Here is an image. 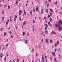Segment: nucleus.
Here are the masks:
<instances>
[{"label": "nucleus", "mask_w": 62, "mask_h": 62, "mask_svg": "<svg viewBox=\"0 0 62 62\" xmlns=\"http://www.w3.org/2000/svg\"><path fill=\"white\" fill-rule=\"evenodd\" d=\"M58 45H59L60 44V43L58 41H57V42H56L55 45V46H57L58 45Z\"/></svg>", "instance_id": "1"}, {"label": "nucleus", "mask_w": 62, "mask_h": 62, "mask_svg": "<svg viewBox=\"0 0 62 62\" xmlns=\"http://www.w3.org/2000/svg\"><path fill=\"white\" fill-rule=\"evenodd\" d=\"M58 28L59 29V31H61V29H62V27L60 28V25H59L58 26Z\"/></svg>", "instance_id": "2"}, {"label": "nucleus", "mask_w": 62, "mask_h": 62, "mask_svg": "<svg viewBox=\"0 0 62 62\" xmlns=\"http://www.w3.org/2000/svg\"><path fill=\"white\" fill-rule=\"evenodd\" d=\"M22 13V10H20V11L19 12V15H21Z\"/></svg>", "instance_id": "3"}, {"label": "nucleus", "mask_w": 62, "mask_h": 62, "mask_svg": "<svg viewBox=\"0 0 62 62\" xmlns=\"http://www.w3.org/2000/svg\"><path fill=\"white\" fill-rule=\"evenodd\" d=\"M45 40L46 43H47V44H49V41H48V39H46Z\"/></svg>", "instance_id": "4"}, {"label": "nucleus", "mask_w": 62, "mask_h": 62, "mask_svg": "<svg viewBox=\"0 0 62 62\" xmlns=\"http://www.w3.org/2000/svg\"><path fill=\"white\" fill-rule=\"evenodd\" d=\"M46 13H47V14H49V12L48 11V10L47 9H46Z\"/></svg>", "instance_id": "5"}, {"label": "nucleus", "mask_w": 62, "mask_h": 62, "mask_svg": "<svg viewBox=\"0 0 62 62\" xmlns=\"http://www.w3.org/2000/svg\"><path fill=\"white\" fill-rule=\"evenodd\" d=\"M36 11H39V8L38 7H37L36 9Z\"/></svg>", "instance_id": "6"}, {"label": "nucleus", "mask_w": 62, "mask_h": 62, "mask_svg": "<svg viewBox=\"0 0 62 62\" xmlns=\"http://www.w3.org/2000/svg\"><path fill=\"white\" fill-rule=\"evenodd\" d=\"M43 10H44V9H42L41 11V13L42 14H43Z\"/></svg>", "instance_id": "7"}, {"label": "nucleus", "mask_w": 62, "mask_h": 62, "mask_svg": "<svg viewBox=\"0 0 62 62\" xmlns=\"http://www.w3.org/2000/svg\"><path fill=\"white\" fill-rule=\"evenodd\" d=\"M52 54L54 56H55V53L54 52H52Z\"/></svg>", "instance_id": "8"}, {"label": "nucleus", "mask_w": 62, "mask_h": 62, "mask_svg": "<svg viewBox=\"0 0 62 62\" xmlns=\"http://www.w3.org/2000/svg\"><path fill=\"white\" fill-rule=\"evenodd\" d=\"M26 24V22L25 21H24L23 22V25H25Z\"/></svg>", "instance_id": "9"}, {"label": "nucleus", "mask_w": 62, "mask_h": 62, "mask_svg": "<svg viewBox=\"0 0 62 62\" xmlns=\"http://www.w3.org/2000/svg\"><path fill=\"white\" fill-rule=\"evenodd\" d=\"M0 57L1 58L3 57V54H2V53H1L0 54Z\"/></svg>", "instance_id": "10"}, {"label": "nucleus", "mask_w": 62, "mask_h": 62, "mask_svg": "<svg viewBox=\"0 0 62 62\" xmlns=\"http://www.w3.org/2000/svg\"><path fill=\"white\" fill-rule=\"evenodd\" d=\"M50 11L51 12H53V13H54V10H52V9H50Z\"/></svg>", "instance_id": "11"}, {"label": "nucleus", "mask_w": 62, "mask_h": 62, "mask_svg": "<svg viewBox=\"0 0 62 62\" xmlns=\"http://www.w3.org/2000/svg\"><path fill=\"white\" fill-rule=\"evenodd\" d=\"M42 34L43 36H45V34H44V31L42 32Z\"/></svg>", "instance_id": "12"}, {"label": "nucleus", "mask_w": 62, "mask_h": 62, "mask_svg": "<svg viewBox=\"0 0 62 62\" xmlns=\"http://www.w3.org/2000/svg\"><path fill=\"white\" fill-rule=\"evenodd\" d=\"M24 13L25 15H26V12H25V10H24Z\"/></svg>", "instance_id": "13"}, {"label": "nucleus", "mask_w": 62, "mask_h": 62, "mask_svg": "<svg viewBox=\"0 0 62 62\" xmlns=\"http://www.w3.org/2000/svg\"><path fill=\"white\" fill-rule=\"evenodd\" d=\"M45 33L46 34H48V31L46 30L45 31Z\"/></svg>", "instance_id": "14"}, {"label": "nucleus", "mask_w": 62, "mask_h": 62, "mask_svg": "<svg viewBox=\"0 0 62 62\" xmlns=\"http://www.w3.org/2000/svg\"><path fill=\"white\" fill-rule=\"evenodd\" d=\"M7 7V5L5 4L4 5V8H6Z\"/></svg>", "instance_id": "15"}, {"label": "nucleus", "mask_w": 62, "mask_h": 62, "mask_svg": "<svg viewBox=\"0 0 62 62\" xmlns=\"http://www.w3.org/2000/svg\"><path fill=\"white\" fill-rule=\"evenodd\" d=\"M8 22H7L6 23V26H8Z\"/></svg>", "instance_id": "16"}, {"label": "nucleus", "mask_w": 62, "mask_h": 62, "mask_svg": "<svg viewBox=\"0 0 62 62\" xmlns=\"http://www.w3.org/2000/svg\"><path fill=\"white\" fill-rule=\"evenodd\" d=\"M27 41H28L27 40H25V42L26 44H27Z\"/></svg>", "instance_id": "17"}, {"label": "nucleus", "mask_w": 62, "mask_h": 62, "mask_svg": "<svg viewBox=\"0 0 62 62\" xmlns=\"http://www.w3.org/2000/svg\"><path fill=\"white\" fill-rule=\"evenodd\" d=\"M54 60L55 62H57V60H56V58H55L54 59Z\"/></svg>", "instance_id": "18"}, {"label": "nucleus", "mask_w": 62, "mask_h": 62, "mask_svg": "<svg viewBox=\"0 0 62 62\" xmlns=\"http://www.w3.org/2000/svg\"><path fill=\"white\" fill-rule=\"evenodd\" d=\"M50 43H53V41H52V40H50Z\"/></svg>", "instance_id": "19"}, {"label": "nucleus", "mask_w": 62, "mask_h": 62, "mask_svg": "<svg viewBox=\"0 0 62 62\" xmlns=\"http://www.w3.org/2000/svg\"><path fill=\"white\" fill-rule=\"evenodd\" d=\"M42 60H43V61H44V58L43 57H42Z\"/></svg>", "instance_id": "20"}, {"label": "nucleus", "mask_w": 62, "mask_h": 62, "mask_svg": "<svg viewBox=\"0 0 62 62\" xmlns=\"http://www.w3.org/2000/svg\"><path fill=\"white\" fill-rule=\"evenodd\" d=\"M11 39H12L13 38V36L12 35L11 36Z\"/></svg>", "instance_id": "21"}, {"label": "nucleus", "mask_w": 62, "mask_h": 62, "mask_svg": "<svg viewBox=\"0 0 62 62\" xmlns=\"http://www.w3.org/2000/svg\"><path fill=\"white\" fill-rule=\"evenodd\" d=\"M55 4L56 5H57V1H56L55 2Z\"/></svg>", "instance_id": "22"}, {"label": "nucleus", "mask_w": 62, "mask_h": 62, "mask_svg": "<svg viewBox=\"0 0 62 62\" xmlns=\"http://www.w3.org/2000/svg\"><path fill=\"white\" fill-rule=\"evenodd\" d=\"M30 13L31 15H32L33 14H32V11H30Z\"/></svg>", "instance_id": "23"}, {"label": "nucleus", "mask_w": 62, "mask_h": 62, "mask_svg": "<svg viewBox=\"0 0 62 62\" xmlns=\"http://www.w3.org/2000/svg\"><path fill=\"white\" fill-rule=\"evenodd\" d=\"M46 27H48V25H47V24H46Z\"/></svg>", "instance_id": "24"}, {"label": "nucleus", "mask_w": 62, "mask_h": 62, "mask_svg": "<svg viewBox=\"0 0 62 62\" xmlns=\"http://www.w3.org/2000/svg\"><path fill=\"white\" fill-rule=\"evenodd\" d=\"M6 35V32H4V36H5Z\"/></svg>", "instance_id": "25"}, {"label": "nucleus", "mask_w": 62, "mask_h": 62, "mask_svg": "<svg viewBox=\"0 0 62 62\" xmlns=\"http://www.w3.org/2000/svg\"><path fill=\"white\" fill-rule=\"evenodd\" d=\"M10 8V6H8V8Z\"/></svg>", "instance_id": "26"}, {"label": "nucleus", "mask_w": 62, "mask_h": 62, "mask_svg": "<svg viewBox=\"0 0 62 62\" xmlns=\"http://www.w3.org/2000/svg\"><path fill=\"white\" fill-rule=\"evenodd\" d=\"M50 22H52V18H50Z\"/></svg>", "instance_id": "27"}, {"label": "nucleus", "mask_w": 62, "mask_h": 62, "mask_svg": "<svg viewBox=\"0 0 62 62\" xmlns=\"http://www.w3.org/2000/svg\"><path fill=\"white\" fill-rule=\"evenodd\" d=\"M6 59H7V58L6 57L4 58V60L6 61Z\"/></svg>", "instance_id": "28"}, {"label": "nucleus", "mask_w": 62, "mask_h": 62, "mask_svg": "<svg viewBox=\"0 0 62 62\" xmlns=\"http://www.w3.org/2000/svg\"><path fill=\"white\" fill-rule=\"evenodd\" d=\"M8 44H7L6 45V47H7L8 46Z\"/></svg>", "instance_id": "29"}, {"label": "nucleus", "mask_w": 62, "mask_h": 62, "mask_svg": "<svg viewBox=\"0 0 62 62\" xmlns=\"http://www.w3.org/2000/svg\"><path fill=\"white\" fill-rule=\"evenodd\" d=\"M17 62H19V60L18 59H17Z\"/></svg>", "instance_id": "30"}, {"label": "nucleus", "mask_w": 62, "mask_h": 62, "mask_svg": "<svg viewBox=\"0 0 62 62\" xmlns=\"http://www.w3.org/2000/svg\"><path fill=\"white\" fill-rule=\"evenodd\" d=\"M51 26L52 27V24H50V26Z\"/></svg>", "instance_id": "31"}, {"label": "nucleus", "mask_w": 62, "mask_h": 62, "mask_svg": "<svg viewBox=\"0 0 62 62\" xmlns=\"http://www.w3.org/2000/svg\"><path fill=\"white\" fill-rule=\"evenodd\" d=\"M52 13H50V15L51 16V17H52Z\"/></svg>", "instance_id": "32"}, {"label": "nucleus", "mask_w": 62, "mask_h": 62, "mask_svg": "<svg viewBox=\"0 0 62 62\" xmlns=\"http://www.w3.org/2000/svg\"><path fill=\"white\" fill-rule=\"evenodd\" d=\"M25 34V32H23V36H24V35Z\"/></svg>", "instance_id": "33"}, {"label": "nucleus", "mask_w": 62, "mask_h": 62, "mask_svg": "<svg viewBox=\"0 0 62 62\" xmlns=\"http://www.w3.org/2000/svg\"><path fill=\"white\" fill-rule=\"evenodd\" d=\"M15 17L16 18H17V16H16V15H15Z\"/></svg>", "instance_id": "34"}, {"label": "nucleus", "mask_w": 62, "mask_h": 62, "mask_svg": "<svg viewBox=\"0 0 62 62\" xmlns=\"http://www.w3.org/2000/svg\"><path fill=\"white\" fill-rule=\"evenodd\" d=\"M10 22L12 21V20H11V18L10 17Z\"/></svg>", "instance_id": "35"}, {"label": "nucleus", "mask_w": 62, "mask_h": 62, "mask_svg": "<svg viewBox=\"0 0 62 62\" xmlns=\"http://www.w3.org/2000/svg\"><path fill=\"white\" fill-rule=\"evenodd\" d=\"M55 26L56 27H57V26H58V25H57V24H56L55 25Z\"/></svg>", "instance_id": "36"}, {"label": "nucleus", "mask_w": 62, "mask_h": 62, "mask_svg": "<svg viewBox=\"0 0 62 62\" xmlns=\"http://www.w3.org/2000/svg\"><path fill=\"white\" fill-rule=\"evenodd\" d=\"M50 23L51 22H49V23H48V24L49 25H50Z\"/></svg>", "instance_id": "37"}, {"label": "nucleus", "mask_w": 62, "mask_h": 62, "mask_svg": "<svg viewBox=\"0 0 62 62\" xmlns=\"http://www.w3.org/2000/svg\"><path fill=\"white\" fill-rule=\"evenodd\" d=\"M47 28V27H45V30H46Z\"/></svg>", "instance_id": "38"}, {"label": "nucleus", "mask_w": 62, "mask_h": 62, "mask_svg": "<svg viewBox=\"0 0 62 62\" xmlns=\"http://www.w3.org/2000/svg\"><path fill=\"white\" fill-rule=\"evenodd\" d=\"M12 32H11V31H10L9 32V33L10 34H11L12 33Z\"/></svg>", "instance_id": "39"}, {"label": "nucleus", "mask_w": 62, "mask_h": 62, "mask_svg": "<svg viewBox=\"0 0 62 62\" xmlns=\"http://www.w3.org/2000/svg\"><path fill=\"white\" fill-rule=\"evenodd\" d=\"M46 6H47V7H49V4H47Z\"/></svg>", "instance_id": "40"}, {"label": "nucleus", "mask_w": 62, "mask_h": 62, "mask_svg": "<svg viewBox=\"0 0 62 62\" xmlns=\"http://www.w3.org/2000/svg\"><path fill=\"white\" fill-rule=\"evenodd\" d=\"M16 4H18V1H17V0H16Z\"/></svg>", "instance_id": "41"}, {"label": "nucleus", "mask_w": 62, "mask_h": 62, "mask_svg": "<svg viewBox=\"0 0 62 62\" xmlns=\"http://www.w3.org/2000/svg\"><path fill=\"white\" fill-rule=\"evenodd\" d=\"M53 32H54V31H52L51 33V34H53Z\"/></svg>", "instance_id": "42"}, {"label": "nucleus", "mask_w": 62, "mask_h": 62, "mask_svg": "<svg viewBox=\"0 0 62 62\" xmlns=\"http://www.w3.org/2000/svg\"><path fill=\"white\" fill-rule=\"evenodd\" d=\"M16 18H14V21H16Z\"/></svg>", "instance_id": "43"}, {"label": "nucleus", "mask_w": 62, "mask_h": 62, "mask_svg": "<svg viewBox=\"0 0 62 62\" xmlns=\"http://www.w3.org/2000/svg\"><path fill=\"white\" fill-rule=\"evenodd\" d=\"M2 20H4V17H2Z\"/></svg>", "instance_id": "44"}, {"label": "nucleus", "mask_w": 62, "mask_h": 62, "mask_svg": "<svg viewBox=\"0 0 62 62\" xmlns=\"http://www.w3.org/2000/svg\"><path fill=\"white\" fill-rule=\"evenodd\" d=\"M46 17H45L44 18V19L45 20H46Z\"/></svg>", "instance_id": "45"}, {"label": "nucleus", "mask_w": 62, "mask_h": 62, "mask_svg": "<svg viewBox=\"0 0 62 62\" xmlns=\"http://www.w3.org/2000/svg\"><path fill=\"white\" fill-rule=\"evenodd\" d=\"M20 21H21V18H19Z\"/></svg>", "instance_id": "46"}, {"label": "nucleus", "mask_w": 62, "mask_h": 62, "mask_svg": "<svg viewBox=\"0 0 62 62\" xmlns=\"http://www.w3.org/2000/svg\"><path fill=\"white\" fill-rule=\"evenodd\" d=\"M36 56H38V54H36Z\"/></svg>", "instance_id": "47"}, {"label": "nucleus", "mask_w": 62, "mask_h": 62, "mask_svg": "<svg viewBox=\"0 0 62 62\" xmlns=\"http://www.w3.org/2000/svg\"><path fill=\"white\" fill-rule=\"evenodd\" d=\"M48 18H50V15H49L48 16Z\"/></svg>", "instance_id": "48"}, {"label": "nucleus", "mask_w": 62, "mask_h": 62, "mask_svg": "<svg viewBox=\"0 0 62 62\" xmlns=\"http://www.w3.org/2000/svg\"><path fill=\"white\" fill-rule=\"evenodd\" d=\"M48 1L49 2H51V0H49Z\"/></svg>", "instance_id": "49"}, {"label": "nucleus", "mask_w": 62, "mask_h": 62, "mask_svg": "<svg viewBox=\"0 0 62 62\" xmlns=\"http://www.w3.org/2000/svg\"><path fill=\"white\" fill-rule=\"evenodd\" d=\"M50 59H51V60H52V58L51 57H50Z\"/></svg>", "instance_id": "50"}, {"label": "nucleus", "mask_w": 62, "mask_h": 62, "mask_svg": "<svg viewBox=\"0 0 62 62\" xmlns=\"http://www.w3.org/2000/svg\"><path fill=\"white\" fill-rule=\"evenodd\" d=\"M33 31H35V29H34V28H33Z\"/></svg>", "instance_id": "51"}, {"label": "nucleus", "mask_w": 62, "mask_h": 62, "mask_svg": "<svg viewBox=\"0 0 62 62\" xmlns=\"http://www.w3.org/2000/svg\"><path fill=\"white\" fill-rule=\"evenodd\" d=\"M33 23H35V21L33 20Z\"/></svg>", "instance_id": "52"}, {"label": "nucleus", "mask_w": 62, "mask_h": 62, "mask_svg": "<svg viewBox=\"0 0 62 62\" xmlns=\"http://www.w3.org/2000/svg\"><path fill=\"white\" fill-rule=\"evenodd\" d=\"M2 30H3V28H1L0 29V30L1 31H2Z\"/></svg>", "instance_id": "53"}, {"label": "nucleus", "mask_w": 62, "mask_h": 62, "mask_svg": "<svg viewBox=\"0 0 62 62\" xmlns=\"http://www.w3.org/2000/svg\"><path fill=\"white\" fill-rule=\"evenodd\" d=\"M59 57H60V54H59Z\"/></svg>", "instance_id": "54"}, {"label": "nucleus", "mask_w": 62, "mask_h": 62, "mask_svg": "<svg viewBox=\"0 0 62 62\" xmlns=\"http://www.w3.org/2000/svg\"><path fill=\"white\" fill-rule=\"evenodd\" d=\"M4 11L3 12H2V14H4Z\"/></svg>", "instance_id": "55"}, {"label": "nucleus", "mask_w": 62, "mask_h": 62, "mask_svg": "<svg viewBox=\"0 0 62 62\" xmlns=\"http://www.w3.org/2000/svg\"><path fill=\"white\" fill-rule=\"evenodd\" d=\"M7 56H8V54H7Z\"/></svg>", "instance_id": "56"}, {"label": "nucleus", "mask_w": 62, "mask_h": 62, "mask_svg": "<svg viewBox=\"0 0 62 62\" xmlns=\"http://www.w3.org/2000/svg\"><path fill=\"white\" fill-rule=\"evenodd\" d=\"M44 57V55H42V57Z\"/></svg>", "instance_id": "57"}, {"label": "nucleus", "mask_w": 62, "mask_h": 62, "mask_svg": "<svg viewBox=\"0 0 62 62\" xmlns=\"http://www.w3.org/2000/svg\"><path fill=\"white\" fill-rule=\"evenodd\" d=\"M10 27H9V28H8V30H10Z\"/></svg>", "instance_id": "58"}, {"label": "nucleus", "mask_w": 62, "mask_h": 62, "mask_svg": "<svg viewBox=\"0 0 62 62\" xmlns=\"http://www.w3.org/2000/svg\"><path fill=\"white\" fill-rule=\"evenodd\" d=\"M58 51H60V49H58Z\"/></svg>", "instance_id": "59"}, {"label": "nucleus", "mask_w": 62, "mask_h": 62, "mask_svg": "<svg viewBox=\"0 0 62 62\" xmlns=\"http://www.w3.org/2000/svg\"><path fill=\"white\" fill-rule=\"evenodd\" d=\"M40 59H39V62L40 61Z\"/></svg>", "instance_id": "60"}, {"label": "nucleus", "mask_w": 62, "mask_h": 62, "mask_svg": "<svg viewBox=\"0 0 62 62\" xmlns=\"http://www.w3.org/2000/svg\"><path fill=\"white\" fill-rule=\"evenodd\" d=\"M45 58H47V56H45Z\"/></svg>", "instance_id": "61"}, {"label": "nucleus", "mask_w": 62, "mask_h": 62, "mask_svg": "<svg viewBox=\"0 0 62 62\" xmlns=\"http://www.w3.org/2000/svg\"><path fill=\"white\" fill-rule=\"evenodd\" d=\"M54 51L55 52H56V49H54Z\"/></svg>", "instance_id": "62"}, {"label": "nucleus", "mask_w": 62, "mask_h": 62, "mask_svg": "<svg viewBox=\"0 0 62 62\" xmlns=\"http://www.w3.org/2000/svg\"><path fill=\"white\" fill-rule=\"evenodd\" d=\"M53 33H54V34H55V32H53Z\"/></svg>", "instance_id": "63"}, {"label": "nucleus", "mask_w": 62, "mask_h": 62, "mask_svg": "<svg viewBox=\"0 0 62 62\" xmlns=\"http://www.w3.org/2000/svg\"><path fill=\"white\" fill-rule=\"evenodd\" d=\"M13 62H15V61H14V60H13Z\"/></svg>", "instance_id": "64"}]
</instances>
